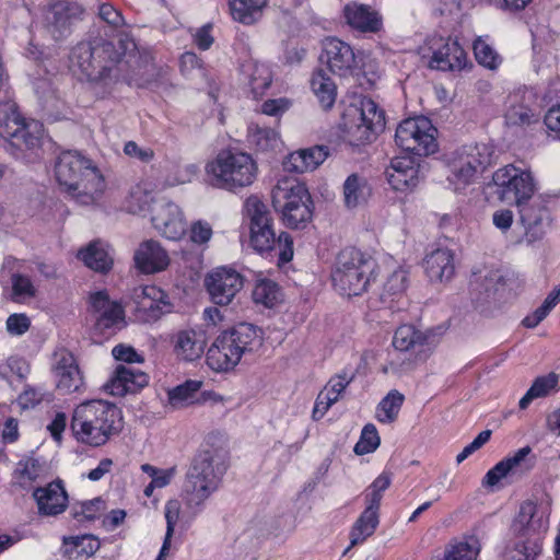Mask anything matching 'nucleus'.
Wrapping results in <instances>:
<instances>
[{
    "mask_svg": "<svg viewBox=\"0 0 560 560\" xmlns=\"http://www.w3.org/2000/svg\"><path fill=\"white\" fill-rule=\"evenodd\" d=\"M124 40L114 44L103 37H93L78 43L71 50L70 60L91 84L96 100H106L113 95L119 81L118 65L126 55Z\"/></svg>",
    "mask_w": 560,
    "mask_h": 560,
    "instance_id": "1",
    "label": "nucleus"
},
{
    "mask_svg": "<svg viewBox=\"0 0 560 560\" xmlns=\"http://www.w3.org/2000/svg\"><path fill=\"white\" fill-rule=\"evenodd\" d=\"M498 198L520 208L521 221L525 228V238L532 244L545 235L544 222L549 218L547 207L541 203L526 205L535 192V182L529 171L513 164L497 170L492 175Z\"/></svg>",
    "mask_w": 560,
    "mask_h": 560,
    "instance_id": "2",
    "label": "nucleus"
},
{
    "mask_svg": "<svg viewBox=\"0 0 560 560\" xmlns=\"http://www.w3.org/2000/svg\"><path fill=\"white\" fill-rule=\"evenodd\" d=\"M124 428L121 409L114 402L92 399L79 404L72 412L70 430L78 443L101 447Z\"/></svg>",
    "mask_w": 560,
    "mask_h": 560,
    "instance_id": "3",
    "label": "nucleus"
},
{
    "mask_svg": "<svg viewBox=\"0 0 560 560\" xmlns=\"http://www.w3.org/2000/svg\"><path fill=\"white\" fill-rule=\"evenodd\" d=\"M244 212L249 219V243L260 256L278 266L293 258V238L288 232L278 236L273 230V220L267 206L257 197L249 196L244 202Z\"/></svg>",
    "mask_w": 560,
    "mask_h": 560,
    "instance_id": "4",
    "label": "nucleus"
},
{
    "mask_svg": "<svg viewBox=\"0 0 560 560\" xmlns=\"http://www.w3.org/2000/svg\"><path fill=\"white\" fill-rule=\"evenodd\" d=\"M55 177L59 186L77 202L93 203L105 187V180L93 162L78 151H62L55 163Z\"/></svg>",
    "mask_w": 560,
    "mask_h": 560,
    "instance_id": "5",
    "label": "nucleus"
},
{
    "mask_svg": "<svg viewBox=\"0 0 560 560\" xmlns=\"http://www.w3.org/2000/svg\"><path fill=\"white\" fill-rule=\"evenodd\" d=\"M261 341L260 330L255 325L240 323L214 339L207 352V364L215 372L232 371L243 355L257 350Z\"/></svg>",
    "mask_w": 560,
    "mask_h": 560,
    "instance_id": "6",
    "label": "nucleus"
},
{
    "mask_svg": "<svg viewBox=\"0 0 560 560\" xmlns=\"http://www.w3.org/2000/svg\"><path fill=\"white\" fill-rule=\"evenodd\" d=\"M205 172L211 186L236 192L256 180L258 165L247 152L223 149L207 162Z\"/></svg>",
    "mask_w": 560,
    "mask_h": 560,
    "instance_id": "7",
    "label": "nucleus"
},
{
    "mask_svg": "<svg viewBox=\"0 0 560 560\" xmlns=\"http://www.w3.org/2000/svg\"><path fill=\"white\" fill-rule=\"evenodd\" d=\"M228 463L211 450L199 451L191 460L184 481V493L189 505H201L218 490Z\"/></svg>",
    "mask_w": 560,
    "mask_h": 560,
    "instance_id": "8",
    "label": "nucleus"
},
{
    "mask_svg": "<svg viewBox=\"0 0 560 560\" xmlns=\"http://www.w3.org/2000/svg\"><path fill=\"white\" fill-rule=\"evenodd\" d=\"M385 112L369 96L351 103L342 114V126L352 147L370 144L385 129Z\"/></svg>",
    "mask_w": 560,
    "mask_h": 560,
    "instance_id": "9",
    "label": "nucleus"
},
{
    "mask_svg": "<svg viewBox=\"0 0 560 560\" xmlns=\"http://www.w3.org/2000/svg\"><path fill=\"white\" fill-rule=\"evenodd\" d=\"M272 205L289 229H304L312 221L314 202L305 184L284 177L272 189Z\"/></svg>",
    "mask_w": 560,
    "mask_h": 560,
    "instance_id": "10",
    "label": "nucleus"
},
{
    "mask_svg": "<svg viewBox=\"0 0 560 560\" xmlns=\"http://www.w3.org/2000/svg\"><path fill=\"white\" fill-rule=\"evenodd\" d=\"M374 264L355 247L340 250L331 270V283L336 291L346 296H358L368 290Z\"/></svg>",
    "mask_w": 560,
    "mask_h": 560,
    "instance_id": "11",
    "label": "nucleus"
},
{
    "mask_svg": "<svg viewBox=\"0 0 560 560\" xmlns=\"http://www.w3.org/2000/svg\"><path fill=\"white\" fill-rule=\"evenodd\" d=\"M0 136L9 143L11 153L19 156L26 151L39 149L44 136V125L35 119H26L15 103L0 107Z\"/></svg>",
    "mask_w": 560,
    "mask_h": 560,
    "instance_id": "12",
    "label": "nucleus"
},
{
    "mask_svg": "<svg viewBox=\"0 0 560 560\" xmlns=\"http://www.w3.org/2000/svg\"><path fill=\"white\" fill-rule=\"evenodd\" d=\"M493 162V150L485 143L465 144L452 153L447 161L448 182L455 190L474 183L477 174L483 173Z\"/></svg>",
    "mask_w": 560,
    "mask_h": 560,
    "instance_id": "13",
    "label": "nucleus"
},
{
    "mask_svg": "<svg viewBox=\"0 0 560 560\" xmlns=\"http://www.w3.org/2000/svg\"><path fill=\"white\" fill-rule=\"evenodd\" d=\"M436 331V328L423 331L411 324H402L396 328L392 340L394 349L412 357L401 363V371L413 370L418 363H423L431 357L440 342Z\"/></svg>",
    "mask_w": 560,
    "mask_h": 560,
    "instance_id": "14",
    "label": "nucleus"
},
{
    "mask_svg": "<svg viewBox=\"0 0 560 560\" xmlns=\"http://www.w3.org/2000/svg\"><path fill=\"white\" fill-rule=\"evenodd\" d=\"M396 144L415 156H428L439 149L438 129L424 116L404 119L396 128Z\"/></svg>",
    "mask_w": 560,
    "mask_h": 560,
    "instance_id": "15",
    "label": "nucleus"
},
{
    "mask_svg": "<svg viewBox=\"0 0 560 560\" xmlns=\"http://www.w3.org/2000/svg\"><path fill=\"white\" fill-rule=\"evenodd\" d=\"M319 60L331 73L342 78L353 75L361 61L350 44L335 36L323 39Z\"/></svg>",
    "mask_w": 560,
    "mask_h": 560,
    "instance_id": "16",
    "label": "nucleus"
},
{
    "mask_svg": "<svg viewBox=\"0 0 560 560\" xmlns=\"http://www.w3.org/2000/svg\"><path fill=\"white\" fill-rule=\"evenodd\" d=\"M51 373L55 377L56 390L60 395H81L85 392L84 374L71 351L60 349L54 353Z\"/></svg>",
    "mask_w": 560,
    "mask_h": 560,
    "instance_id": "17",
    "label": "nucleus"
},
{
    "mask_svg": "<svg viewBox=\"0 0 560 560\" xmlns=\"http://www.w3.org/2000/svg\"><path fill=\"white\" fill-rule=\"evenodd\" d=\"M84 8L72 0H49L43 10L46 28L55 38H61L71 33L72 26L83 20Z\"/></svg>",
    "mask_w": 560,
    "mask_h": 560,
    "instance_id": "18",
    "label": "nucleus"
},
{
    "mask_svg": "<svg viewBox=\"0 0 560 560\" xmlns=\"http://www.w3.org/2000/svg\"><path fill=\"white\" fill-rule=\"evenodd\" d=\"M205 287L213 304L229 305L244 287V277L233 268L218 267L205 278Z\"/></svg>",
    "mask_w": 560,
    "mask_h": 560,
    "instance_id": "19",
    "label": "nucleus"
},
{
    "mask_svg": "<svg viewBox=\"0 0 560 560\" xmlns=\"http://www.w3.org/2000/svg\"><path fill=\"white\" fill-rule=\"evenodd\" d=\"M132 299L136 303L137 316L145 323L156 322L164 314L170 313L173 306L168 294L154 284L135 288Z\"/></svg>",
    "mask_w": 560,
    "mask_h": 560,
    "instance_id": "20",
    "label": "nucleus"
},
{
    "mask_svg": "<svg viewBox=\"0 0 560 560\" xmlns=\"http://www.w3.org/2000/svg\"><path fill=\"white\" fill-rule=\"evenodd\" d=\"M153 226L167 240L177 241L186 232V223L177 205L171 201L155 203L152 208Z\"/></svg>",
    "mask_w": 560,
    "mask_h": 560,
    "instance_id": "21",
    "label": "nucleus"
},
{
    "mask_svg": "<svg viewBox=\"0 0 560 560\" xmlns=\"http://www.w3.org/2000/svg\"><path fill=\"white\" fill-rule=\"evenodd\" d=\"M149 380L145 372L119 364L103 387L112 396L124 397L128 394L139 393L148 386Z\"/></svg>",
    "mask_w": 560,
    "mask_h": 560,
    "instance_id": "22",
    "label": "nucleus"
},
{
    "mask_svg": "<svg viewBox=\"0 0 560 560\" xmlns=\"http://www.w3.org/2000/svg\"><path fill=\"white\" fill-rule=\"evenodd\" d=\"M385 175L394 190H411L419 180V164L412 155L395 156L386 168Z\"/></svg>",
    "mask_w": 560,
    "mask_h": 560,
    "instance_id": "23",
    "label": "nucleus"
},
{
    "mask_svg": "<svg viewBox=\"0 0 560 560\" xmlns=\"http://www.w3.org/2000/svg\"><path fill=\"white\" fill-rule=\"evenodd\" d=\"M349 27L361 34H376L383 28V16L368 4L351 1L343 7Z\"/></svg>",
    "mask_w": 560,
    "mask_h": 560,
    "instance_id": "24",
    "label": "nucleus"
},
{
    "mask_svg": "<svg viewBox=\"0 0 560 560\" xmlns=\"http://www.w3.org/2000/svg\"><path fill=\"white\" fill-rule=\"evenodd\" d=\"M33 497L37 504L38 514L43 516L59 515L68 508V493L61 480L36 488Z\"/></svg>",
    "mask_w": 560,
    "mask_h": 560,
    "instance_id": "25",
    "label": "nucleus"
},
{
    "mask_svg": "<svg viewBox=\"0 0 560 560\" xmlns=\"http://www.w3.org/2000/svg\"><path fill=\"white\" fill-rule=\"evenodd\" d=\"M133 259L137 269L147 275L165 270L170 265L167 252L153 240L142 242Z\"/></svg>",
    "mask_w": 560,
    "mask_h": 560,
    "instance_id": "26",
    "label": "nucleus"
},
{
    "mask_svg": "<svg viewBox=\"0 0 560 560\" xmlns=\"http://www.w3.org/2000/svg\"><path fill=\"white\" fill-rule=\"evenodd\" d=\"M247 141L257 155L270 160L281 151L282 141L275 128L250 124L247 129Z\"/></svg>",
    "mask_w": 560,
    "mask_h": 560,
    "instance_id": "27",
    "label": "nucleus"
},
{
    "mask_svg": "<svg viewBox=\"0 0 560 560\" xmlns=\"http://www.w3.org/2000/svg\"><path fill=\"white\" fill-rule=\"evenodd\" d=\"M329 150L326 145H314L290 153L283 161V168L287 172L305 173L317 168L328 156Z\"/></svg>",
    "mask_w": 560,
    "mask_h": 560,
    "instance_id": "28",
    "label": "nucleus"
},
{
    "mask_svg": "<svg viewBox=\"0 0 560 560\" xmlns=\"http://www.w3.org/2000/svg\"><path fill=\"white\" fill-rule=\"evenodd\" d=\"M174 352L184 361H195L205 352L206 332L201 329H183L174 336Z\"/></svg>",
    "mask_w": 560,
    "mask_h": 560,
    "instance_id": "29",
    "label": "nucleus"
},
{
    "mask_svg": "<svg viewBox=\"0 0 560 560\" xmlns=\"http://www.w3.org/2000/svg\"><path fill=\"white\" fill-rule=\"evenodd\" d=\"M423 268L430 281H448L455 275L454 253L448 248H436L425 256Z\"/></svg>",
    "mask_w": 560,
    "mask_h": 560,
    "instance_id": "30",
    "label": "nucleus"
},
{
    "mask_svg": "<svg viewBox=\"0 0 560 560\" xmlns=\"http://www.w3.org/2000/svg\"><path fill=\"white\" fill-rule=\"evenodd\" d=\"M467 54L457 39L447 37L432 55V62L441 70L462 69L466 65Z\"/></svg>",
    "mask_w": 560,
    "mask_h": 560,
    "instance_id": "31",
    "label": "nucleus"
},
{
    "mask_svg": "<svg viewBox=\"0 0 560 560\" xmlns=\"http://www.w3.org/2000/svg\"><path fill=\"white\" fill-rule=\"evenodd\" d=\"M514 527L521 535L537 533L547 528V521L542 515H538V505L532 501H524L514 520Z\"/></svg>",
    "mask_w": 560,
    "mask_h": 560,
    "instance_id": "32",
    "label": "nucleus"
},
{
    "mask_svg": "<svg viewBox=\"0 0 560 560\" xmlns=\"http://www.w3.org/2000/svg\"><path fill=\"white\" fill-rule=\"evenodd\" d=\"M232 19L243 25H253L261 16L268 0H228Z\"/></svg>",
    "mask_w": 560,
    "mask_h": 560,
    "instance_id": "33",
    "label": "nucleus"
},
{
    "mask_svg": "<svg viewBox=\"0 0 560 560\" xmlns=\"http://www.w3.org/2000/svg\"><path fill=\"white\" fill-rule=\"evenodd\" d=\"M77 256L88 268L96 272L107 273L113 268L114 260L98 240L81 248Z\"/></svg>",
    "mask_w": 560,
    "mask_h": 560,
    "instance_id": "34",
    "label": "nucleus"
},
{
    "mask_svg": "<svg viewBox=\"0 0 560 560\" xmlns=\"http://www.w3.org/2000/svg\"><path fill=\"white\" fill-rule=\"evenodd\" d=\"M252 298L255 304L272 308L283 301L284 294L275 280L258 277L255 281Z\"/></svg>",
    "mask_w": 560,
    "mask_h": 560,
    "instance_id": "35",
    "label": "nucleus"
},
{
    "mask_svg": "<svg viewBox=\"0 0 560 560\" xmlns=\"http://www.w3.org/2000/svg\"><path fill=\"white\" fill-rule=\"evenodd\" d=\"M311 89L323 109L332 108L337 97V85L324 70H317L312 74Z\"/></svg>",
    "mask_w": 560,
    "mask_h": 560,
    "instance_id": "36",
    "label": "nucleus"
},
{
    "mask_svg": "<svg viewBox=\"0 0 560 560\" xmlns=\"http://www.w3.org/2000/svg\"><path fill=\"white\" fill-rule=\"evenodd\" d=\"M371 195V187L364 177L353 173L343 184V200L347 208H355L365 202Z\"/></svg>",
    "mask_w": 560,
    "mask_h": 560,
    "instance_id": "37",
    "label": "nucleus"
},
{
    "mask_svg": "<svg viewBox=\"0 0 560 560\" xmlns=\"http://www.w3.org/2000/svg\"><path fill=\"white\" fill-rule=\"evenodd\" d=\"M559 383V375L555 372H550L547 375L538 376L534 380L532 386L520 399L518 407L522 410L528 408L534 399L544 398L553 390Z\"/></svg>",
    "mask_w": 560,
    "mask_h": 560,
    "instance_id": "38",
    "label": "nucleus"
},
{
    "mask_svg": "<svg viewBox=\"0 0 560 560\" xmlns=\"http://www.w3.org/2000/svg\"><path fill=\"white\" fill-rule=\"evenodd\" d=\"M380 524V513L363 510L350 529L351 546L363 544L371 537Z\"/></svg>",
    "mask_w": 560,
    "mask_h": 560,
    "instance_id": "39",
    "label": "nucleus"
},
{
    "mask_svg": "<svg viewBox=\"0 0 560 560\" xmlns=\"http://www.w3.org/2000/svg\"><path fill=\"white\" fill-rule=\"evenodd\" d=\"M43 470V465L37 458L24 457L20 459L15 466L13 472L14 482L23 489H30L40 477Z\"/></svg>",
    "mask_w": 560,
    "mask_h": 560,
    "instance_id": "40",
    "label": "nucleus"
},
{
    "mask_svg": "<svg viewBox=\"0 0 560 560\" xmlns=\"http://www.w3.org/2000/svg\"><path fill=\"white\" fill-rule=\"evenodd\" d=\"M392 485V472L382 471L364 492L365 510L380 513L384 492Z\"/></svg>",
    "mask_w": 560,
    "mask_h": 560,
    "instance_id": "41",
    "label": "nucleus"
},
{
    "mask_svg": "<svg viewBox=\"0 0 560 560\" xmlns=\"http://www.w3.org/2000/svg\"><path fill=\"white\" fill-rule=\"evenodd\" d=\"M480 552L479 539L466 536L463 540L451 544L445 550L443 560H477Z\"/></svg>",
    "mask_w": 560,
    "mask_h": 560,
    "instance_id": "42",
    "label": "nucleus"
},
{
    "mask_svg": "<svg viewBox=\"0 0 560 560\" xmlns=\"http://www.w3.org/2000/svg\"><path fill=\"white\" fill-rule=\"evenodd\" d=\"M405 396L396 389L390 390L376 406L375 418L381 423H393L398 418Z\"/></svg>",
    "mask_w": 560,
    "mask_h": 560,
    "instance_id": "43",
    "label": "nucleus"
},
{
    "mask_svg": "<svg viewBox=\"0 0 560 560\" xmlns=\"http://www.w3.org/2000/svg\"><path fill=\"white\" fill-rule=\"evenodd\" d=\"M202 386L201 381L187 380L183 384L175 386L167 393L168 401L172 406H189L200 402L195 398Z\"/></svg>",
    "mask_w": 560,
    "mask_h": 560,
    "instance_id": "44",
    "label": "nucleus"
},
{
    "mask_svg": "<svg viewBox=\"0 0 560 560\" xmlns=\"http://www.w3.org/2000/svg\"><path fill=\"white\" fill-rule=\"evenodd\" d=\"M558 303H560V283L549 292L539 307L524 317L522 325L526 328L537 327Z\"/></svg>",
    "mask_w": 560,
    "mask_h": 560,
    "instance_id": "45",
    "label": "nucleus"
},
{
    "mask_svg": "<svg viewBox=\"0 0 560 560\" xmlns=\"http://www.w3.org/2000/svg\"><path fill=\"white\" fill-rule=\"evenodd\" d=\"M179 510L180 506L178 501L176 500H171L165 504L166 533L163 539L162 547L155 560H166L168 556L175 526L179 518Z\"/></svg>",
    "mask_w": 560,
    "mask_h": 560,
    "instance_id": "46",
    "label": "nucleus"
},
{
    "mask_svg": "<svg viewBox=\"0 0 560 560\" xmlns=\"http://www.w3.org/2000/svg\"><path fill=\"white\" fill-rule=\"evenodd\" d=\"M36 295V288L32 279L19 272L11 276V300L22 302Z\"/></svg>",
    "mask_w": 560,
    "mask_h": 560,
    "instance_id": "47",
    "label": "nucleus"
},
{
    "mask_svg": "<svg viewBox=\"0 0 560 560\" xmlns=\"http://www.w3.org/2000/svg\"><path fill=\"white\" fill-rule=\"evenodd\" d=\"M272 83L271 70L264 66H255L249 75V86L255 98L261 97Z\"/></svg>",
    "mask_w": 560,
    "mask_h": 560,
    "instance_id": "48",
    "label": "nucleus"
},
{
    "mask_svg": "<svg viewBox=\"0 0 560 560\" xmlns=\"http://www.w3.org/2000/svg\"><path fill=\"white\" fill-rule=\"evenodd\" d=\"M381 443V439L376 427L373 423H368L363 427L361 435L354 445V453L357 455H365L373 453Z\"/></svg>",
    "mask_w": 560,
    "mask_h": 560,
    "instance_id": "49",
    "label": "nucleus"
},
{
    "mask_svg": "<svg viewBox=\"0 0 560 560\" xmlns=\"http://www.w3.org/2000/svg\"><path fill=\"white\" fill-rule=\"evenodd\" d=\"M474 54L478 63L488 69H497L501 63L497 51L481 38L474 42Z\"/></svg>",
    "mask_w": 560,
    "mask_h": 560,
    "instance_id": "50",
    "label": "nucleus"
},
{
    "mask_svg": "<svg viewBox=\"0 0 560 560\" xmlns=\"http://www.w3.org/2000/svg\"><path fill=\"white\" fill-rule=\"evenodd\" d=\"M104 508V501L101 498H95L74 505L72 516L80 522L94 521L101 516Z\"/></svg>",
    "mask_w": 560,
    "mask_h": 560,
    "instance_id": "51",
    "label": "nucleus"
},
{
    "mask_svg": "<svg viewBox=\"0 0 560 560\" xmlns=\"http://www.w3.org/2000/svg\"><path fill=\"white\" fill-rule=\"evenodd\" d=\"M63 544L71 545L75 548L78 555L85 557L93 556L101 547L98 538L91 534L65 537Z\"/></svg>",
    "mask_w": 560,
    "mask_h": 560,
    "instance_id": "52",
    "label": "nucleus"
},
{
    "mask_svg": "<svg viewBox=\"0 0 560 560\" xmlns=\"http://www.w3.org/2000/svg\"><path fill=\"white\" fill-rule=\"evenodd\" d=\"M532 453V447L526 445L518 448L512 456L503 458L506 466L512 474L516 471L525 472L529 471L535 464V456L532 460H526V457Z\"/></svg>",
    "mask_w": 560,
    "mask_h": 560,
    "instance_id": "53",
    "label": "nucleus"
},
{
    "mask_svg": "<svg viewBox=\"0 0 560 560\" xmlns=\"http://www.w3.org/2000/svg\"><path fill=\"white\" fill-rule=\"evenodd\" d=\"M125 319V310L119 302L114 301L100 313L96 325L100 328L108 329Z\"/></svg>",
    "mask_w": 560,
    "mask_h": 560,
    "instance_id": "54",
    "label": "nucleus"
},
{
    "mask_svg": "<svg viewBox=\"0 0 560 560\" xmlns=\"http://www.w3.org/2000/svg\"><path fill=\"white\" fill-rule=\"evenodd\" d=\"M354 374L342 371L341 373L332 376L327 385L324 387L322 393L328 394L329 398H334V404L338 401L341 394L348 387V385L353 381Z\"/></svg>",
    "mask_w": 560,
    "mask_h": 560,
    "instance_id": "55",
    "label": "nucleus"
},
{
    "mask_svg": "<svg viewBox=\"0 0 560 560\" xmlns=\"http://www.w3.org/2000/svg\"><path fill=\"white\" fill-rule=\"evenodd\" d=\"M179 69L185 77H192L194 73L201 77L206 74L203 61L192 51H186L180 56Z\"/></svg>",
    "mask_w": 560,
    "mask_h": 560,
    "instance_id": "56",
    "label": "nucleus"
},
{
    "mask_svg": "<svg viewBox=\"0 0 560 560\" xmlns=\"http://www.w3.org/2000/svg\"><path fill=\"white\" fill-rule=\"evenodd\" d=\"M112 354L115 358V360L128 364L144 362V358L142 354H140L133 347L125 343H119L115 346L112 350Z\"/></svg>",
    "mask_w": 560,
    "mask_h": 560,
    "instance_id": "57",
    "label": "nucleus"
},
{
    "mask_svg": "<svg viewBox=\"0 0 560 560\" xmlns=\"http://www.w3.org/2000/svg\"><path fill=\"white\" fill-rule=\"evenodd\" d=\"M98 16L114 28L121 27L125 24L121 12L108 2L100 4Z\"/></svg>",
    "mask_w": 560,
    "mask_h": 560,
    "instance_id": "58",
    "label": "nucleus"
},
{
    "mask_svg": "<svg viewBox=\"0 0 560 560\" xmlns=\"http://www.w3.org/2000/svg\"><path fill=\"white\" fill-rule=\"evenodd\" d=\"M212 228L206 221H196L190 226L189 238L194 244L202 245L210 241Z\"/></svg>",
    "mask_w": 560,
    "mask_h": 560,
    "instance_id": "59",
    "label": "nucleus"
},
{
    "mask_svg": "<svg viewBox=\"0 0 560 560\" xmlns=\"http://www.w3.org/2000/svg\"><path fill=\"white\" fill-rule=\"evenodd\" d=\"M491 438L490 430L481 431L468 445H466L460 453L456 456L457 464L463 463L466 458H468L471 454L482 447Z\"/></svg>",
    "mask_w": 560,
    "mask_h": 560,
    "instance_id": "60",
    "label": "nucleus"
},
{
    "mask_svg": "<svg viewBox=\"0 0 560 560\" xmlns=\"http://www.w3.org/2000/svg\"><path fill=\"white\" fill-rule=\"evenodd\" d=\"M291 106V102L285 97L270 98L261 104V113L267 116L280 117Z\"/></svg>",
    "mask_w": 560,
    "mask_h": 560,
    "instance_id": "61",
    "label": "nucleus"
},
{
    "mask_svg": "<svg viewBox=\"0 0 560 560\" xmlns=\"http://www.w3.org/2000/svg\"><path fill=\"white\" fill-rule=\"evenodd\" d=\"M30 326L31 320L23 313L11 314L7 319V329L11 335L21 336L30 329Z\"/></svg>",
    "mask_w": 560,
    "mask_h": 560,
    "instance_id": "62",
    "label": "nucleus"
},
{
    "mask_svg": "<svg viewBox=\"0 0 560 560\" xmlns=\"http://www.w3.org/2000/svg\"><path fill=\"white\" fill-rule=\"evenodd\" d=\"M509 474H511V471L505 462L502 459L487 471L482 479V485L486 487H494Z\"/></svg>",
    "mask_w": 560,
    "mask_h": 560,
    "instance_id": "63",
    "label": "nucleus"
},
{
    "mask_svg": "<svg viewBox=\"0 0 560 560\" xmlns=\"http://www.w3.org/2000/svg\"><path fill=\"white\" fill-rule=\"evenodd\" d=\"M406 289V277L399 272H394L384 283V292L382 296L384 298L385 295H398L404 293Z\"/></svg>",
    "mask_w": 560,
    "mask_h": 560,
    "instance_id": "64",
    "label": "nucleus"
}]
</instances>
